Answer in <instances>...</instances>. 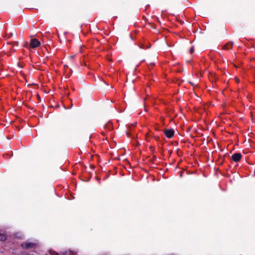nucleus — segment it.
<instances>
[{
	"label": "nucleus",
	"mask_w": 255,
	"mask_h": 255,
	"mask_svg": "<svg viewBox=\"0 0 255 255\" xmlns=\"http://www.w3.org/2000/svg\"><path fill=\"white\" fill-rule=\"evenodd\" d=\"M20 246L23 249H35L37 246V244L26 241L21 243Z\"/></svg>",
	"instance_id": "nucleus-1"
},
{
	"label": "nucleus",
	"mask_w": 255,
	"mask_h": 255,
	"mask_svg": "<svg viewBox=\"0 0 255 255\" xmlns=\"http://www.w3.org/2000/svg\"><path fill=\"white\" fill-rule=\"evenodd\" d=\"M40 45V42L36 38L31 39L29 47L31 48H35L38 47Z\"/></svg>",
	"instance_id": "nucleus-2"
},
{
	"label": "nucleus",
	"mask_w": 255,
	"mask_h": 255,
	"mask_svg": "<svg viewBox=\"0 0 255 255\" xmlns=\"http://www.w3.org/2000/svg\"><path fill=\"white\" fill-rule=\"evenodd\" d=\"M165 136L169 138H171L174 135V130L172 129H167L164 131Z\"/></svg>",
	"instance_id": "nucleus-3"
},
{
	"label": "nucleus",
	"mask_w": 255,
	"mask_h": 255,
	"mask_svg": "<svg viewBox=\"0 0 255 255\" xmlns=\"http://www.w3.org/2000/svg\"><path fill=\"white\" fill-rule=\"evenodd\" d=\"M242 157V155L240 153H235L232 156V159L235 162H238L240 160Z\"/></svg>",
	"instance_id": "nucleus-4"
},
{
	"label": "nucleus",
	"mask_w": 255,
	"mask_h": 255,
	"mask_svg": "<svg viewBox=\"0 0 255 255\" xmlns=\"http://www.w3.org/2000/svg\"><path fill=\"white\" fill-rule=\"evenodd\" d=\"M233 43L232 42H231L230 43L224 45L223 49L227 50L231 49L233 46Z\"/></svg>",
	"instance_id": "nucleus-5"
},
{
	"label": "nucleus",
	"mask_w": 255,
	"mask_h": 255,
	"mask_svg": "<svg viewBox=\"0 0 255 255\" xmlns=\"http://www.w3.org/2000/svg\"><path fill=\"white\" fill-rule=\"evenodd\" d=\"M7 239L6 236L4 234L0 233V241L4 242Z\"/></svg>",
	"instance_id": "nucleus-6"
},
{
	"label": "nucleus",
	"mask_w": 255,
	"mask_h": 255,
	"mask_svg": "<svg viewBox=\"0 0 255 255\" xmlns=\"http://www.w3.org/2000/svg\"><path fill=\"white\" fill-rule=\"evenodd\" d=\"M74 253L71 251H67L63 252L62 255H74Z\"/></svg>",
	"instance_id": "nucleus-7"
},
{
	"label": "nucleus",
	"mask_w": 255,
	"mask_h": 255,
	"mask_svg": "<svg viewBox=\"0 0 255 255\" xmlns=\"http://www.w3.org/2000/svg\"><path fill=\"white\" fill-rule=\"evenodd\" d=\"M49 253L50 255H59L58 254L53 251L49 250Z\"/></svg>",
	"instance_id": "nucleus-8"
},
{
	"label": "nucleus",
	"mask_w": 255,
	"mask_h": 255,
	"mask_svg": "<svg viewBox=\"0 0 255 255\" xmlns=\"http://www.w3.org/2000/svg\"><path fill=\"white\" fill-rule=\"evenodd\" d=\"M17 255H29V254L26 252H20Z\"/></svg>",
	"instance_id": "nucleus-9"
},
{
	"label": "nucleus",
	"mask_w": 255,
	"mask_h": 255,
	"mask_svg": "<svg viewBox=\"0 0 255 255\" xmlns=\"http://www.w3.org/2000/svg\"><path fill=\"white\" fill-rule=\"evenodd\" d=\"M194 51V47L193 46H192L190 49V52L191 53H193Z\"/></svg>",
	"instance_id": "nucleus-10"
},
{
	"label": "nucleus",
	"mask_w": 255,
	"mask_h": 255,
	"mask_svg": "<svg viewBox=\"0 0 255 255\" xmlns=\"http://www.w3.org/2000/svg\"><path fill=\"white\" fill-rule=\"evenodd\" d=\"M18 42L17 41L14 42V43H13V45L14 46H18Z\"/></svg>",
	"instance_id": "nucleus-11"
},
{
	"label": "nucleus",
	"mask_w": 255,
	"mask_h": 255,
	"mask_svg": "<svg viewBox=\"0 0 255 255\" xmlns=\"http://www.w3.org/2000/svg\"><path fill=\"white\" fill-rule=\"evenodd\" d=\"M193 86H195L194 84H193V83L191 82H189Z\"/></svg>",
	"instance_id": "nucleus-12"
},
{
	"label": "nucleus",
	"mask_w": 255,
	"mask_h": 255,
	"mask_svg": "<svg viewBox=\"0 0 255 255\" xmlns=\"http://www.w3.org/2000/svg\"><path fill=\"white\" fill-rule=\"evenodd\" d=\"M75 57V55H72L71 56V58H74Z\"/></svg>",
	"instance_id": "nucleus-13"
},
{
	"label": "nucleus",
	"mask_w": 255,
	"mask_h": 255,
	"mask_svg": "<svg viewBox=\"0 0 255 255\" xmlns=\"http://www.w3.org/2000/svg\"><path fill=\"white\" fill-rule=\"evenodd\" d=\"M182 172H181V173H180V176L181 177L182 176Z\"/></svg>",
	"instance_id": "nucleus-14"
}]
</instances>
